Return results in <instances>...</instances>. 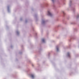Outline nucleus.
I'll use <instances>...</instances> for the list:
<instances>
[{
  "label": "nucleus",
  "instance_id": "obj_8",
  "mask_svg": "<svg viewBox=\"0 0 79 79\" xmlns=\"http://www.w3.org/2000/svg\"><path fill=\"white\" fill-rule=\"evenodd\" d=\"M32 66H34V65H32Z\"/></svg>",
  "mask_w": 79,
  "mask_h": 79
},
{
  "label": "nucleus",
  "instance_id": "obj_3",
  "mask_svg": "<svg viewBox=\"0 0 79 79\" xmlns=\"http://www.w3.org/2000/svg\"><path fill=\"white\" fill-rule=\"evenodd\" d=\"M31 77H32V78H34V75H31Z\"/></svg>",
  "mask_w": 79,
  "mask_h": 79
},
{
  "label": "nucleus",
  "instance_id": "obj_4",
  "mask_svg": "<svg viewBox=\"0 0 79 79\" xmlns=\"http://www.w3.org/2000/svg\"><path fill=\"white\" fill-rule=\"evenodd\" d=\"M42 41L43 42H45V40H44V39H43L42 40Z\"/></svg>",
  "mask_w": 79,
  "mask_h": 79
},
{
  "label": "nucleus",
  "instance_id": "obj_5",
  "mask_svg": "<svg viewBox=\"0 0 79 79\" xmlns=\"http://www.w3.org/2000/svg\"><path fill=\"white\" fill-rule=\"evenodd\" d=\"M57 51H58V48H57Z\"/></svg>",
  "mask_w": 79,
  "mask_h": 79
},
{
  "label": "nucleus",
  "instance_id": "obj_1",
  "mask_svg": "<svg viewBox=\"0 0 79 79\" xmlns=\"http://www.w3.org/2000/svg\"><path fill=\"white\" fill-rule=\"evenodd\" d=\"M48 15H49V16H52V14L50 13V11H48Z\"/></svg>",
  "mask_w": 79,
  "mask_h": 79
},
{
  "label": "nucleus",
  "instance_id": "obj_2",
  "mask_svg": "<svg viewBox=\"0 0 79 79\" xmlns=\"http://www.w3.org/2000/svg\"><path fill=\"white\" fill-rule=\"evenodd\" d=\"M67 56H69V57H70V54H69V53L68 52L67 53Z\"/></svg>",
  "mask_w": 79,
  "mask_h": 79
},
{
  "label": "nucleus",
  "instance_id": "obj_6",
  "mask_svg": "<svg viewBox=\"0 0 79 79\" xmlns=\"http://www.w3.org/2000/svg\"><path fill=\"white\" fill-rule=\"evenodd\" d=\"M52 2H53L54 0H52Z\"/></svg>",
  "mask_w": 79,
  "mask_h": 79
},
{
  "label": "nucleus",
  "instance_id": "obj_7",
  "mask_svg": "<svg viewBox=\"0 0 79 79\" xmlns=\"http://www.w3.org/2000/svg\"><path fill=\"white\" fill-rule=\"evenodd\" d=\"M77 18H78V17L77 16Z\"/></svg>",
  "mask_w": 79,
  "mask_h": 79
},
{
  "label": "nucleus",
  "instance_id": "obj_9",
  "mask_svg": "<svg viewBox=\"0 0 79 79\" xmlns=\"http://www.w3.org/2000/svg\"><path fill=\"white\" fill-rule=\"evenodd\" d=\"M70 2H71V1H70Z\"/></svg>",
  "mask_w": 79,
  "mask_h": 79
}]
</instances>
